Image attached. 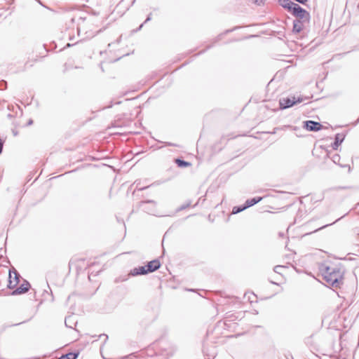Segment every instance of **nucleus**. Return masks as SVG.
Here are the masks:
<instances>
[{
  "label": "nucleus",
  "mask_w": 359,
  "mask_h": 359,
  "mask_svg": "<svg viewBox=\"0 0 359 359\" xmlns=\"http://www.w3.org/2000/svg\"><path fill=\"white\" fill-rule=\"evenodd\" d=\"M30 287H31L30 283L27 280H25L22 284H21L19 287H17L15 289H14L11 292V294L12 295H18V294H25L29 291Z\"/></svg>",
  "instance_id": "obj_5"
},
{
  "label": "nucleus",
  "mask_w": 359,
  "mask_h": 359,
  "mask_svg": "<svg viewBox=\"0 0 359 359\" xmlns=\"http://www.w3.org/2000/svg\"><path fill=\"white\" fill-rule=\"evenodd\" d=\"M323 126L319 123L316 121V132L322 129Z\"/></svg>",
  "instance_id": "obj_30"
},
{
  "label": "nucleus",
  "mask_w": 359,
  "mask_h": 359,
  "mask_svg": "<svg viewBox=\"0 0 359 359\" xmlns=\"http://www.w3.org/2000/svg\"><path fill=\"white\" fill-rule=\"evenodd\" d=\"M145 266L147 271L149 273L158 270L161 267V262L158 259H155L149 262Z\"/></svg>",
  "instance_id": "obj_6"
},
{
  "label": "nucleus",
  "mask_w": 359,
  "mask_h": 359,
  "mask_svg": "<svg viewBox=\"0 0 359 359\" xmlns=\"http://www.w3.org/2000/svg\"><path fill=\"white\" fill-rule=\"evenodd\" d=\"M311 154L314 155V148L311 150Z\"/></svg>",
  "instance_id": "obj_43"
},
{
  "label": "nucleus",
  "mask_w": 359,
  "mask_h": 359,
  "mask_svg": "<svg viewBox=\"0 0 359 359\" xmlns=\"http://www.w3.org/2000/svg\"><path fill=\"white\" fill-rule=\"evenodd\" d=\"M246 209H247V208H246L245 203L243 205L234 206L232 209V214L240 213Z\"/></svg>",
  "instance_id": "obj_19"
},
{
  "label": "nucleus",
  "mask_w": 359,
  "mask_h": 359,
  "mask_svg": "<svg viewBox=\"0 0 359 359\" xmlns=\"http://www.w3.org/2000/svg\"><path fill=\"white\" fill-rule=\"evenodd\" d=\"M129 276L130 275L128 274L127 276H120V277L116 278L115 282L116 283L124 282L128 280Z\"/></svg>",
  "instance_id": "obj_24"
},
{
  "label": "nucleus",
  "mask_w": 359,
  "mask_h": 359,
  "mask_svg": "<svg viewBox=\"0 0 359 359\" xmlns=\"http://www.w3.org/2000/svg\"><path fill=\"white\" fill-rule=\"evenodd\" d=\"M32 123H33V120H32V119H29V120L28 121V122H27V126H31V125H32Z\"/></svg>",
  "instance_id": "obj_35"
},
{
  "label": "nucleus",
  "mask_w": 359,
  "mask_h": 359,
  "mask_svg": "<svg viewBox=\"0 0 359 359\" xmlns=\"http://www.w3.org/2000/svg\"><path fill=\"white\" fill-rule=\"evenodd\" d=\"M102 336L105 337V338H106V339H107V338H108V336H107V334H104L100 335V337H102Z\"/></svg>",
  "instance_id": "obj_39"
},
{
  "label": "nucleus",
  "mask_w": 359,
  "mask_h": 359,
  "mask_svg": "<svg viewBox=\"0 0 359 359\" xmlns=\"http://www.w3.org/2000/svg\"><path fill=\"white\" fill-rule=\"evenodd\" d=\"M148 187H142V188H140L139 190H144V189H146Z\"/></svg>",
  "instance_id": "obj_38"
},
{
  "label": "nucleus",
  "mask_w": 359,
  "mask_h": 359,
  "mask_svg": "<svg viewBox=\"0 0 359 359\" xmlns=\"http://www.w3.org/2000/svg\"><path fill=\"white\" fill-rule=\"evenodd\" d=\"M18 285H15V282L13 280V275H10L8 277V287L10 289L15 288Z\"/></svg>",
  "instance_id": "obj_21"
},
{
  "label": "nucleus",
  "mask_w": 359,
  "mask_h": 359,
  "mask_svg": "<svg viewBox=\"0 0 359 359\" xmlns=\"http://www.w3.org/2000/svg\"><path fill=\"white\" fill-rule=\"evenodd\" d=\"M175 163L177 164V165L179 168H187V167L191 165V163H189V162H188L187 161H184V159L180 158H175Z\"/></svg>",
  "instance_id": "obj_14"
},
{
  "label": "nucleus",
  "mask_w": 359,
  "mask_h": 359,
  "mask_svg": "<svg viewBox=\"0 0 359 359\" xmlns=\"http://www.w3.org/2000/svg\"><path fill=\"white\" fill-rule=\"evenodd\" d=\"M78 352H69L65 355H62L58 359H76L79 356Z\"/></svg>",
  "instance_id": "obj_17"
},
{
  "label": "nucleus",
  "mask_w": 359,
  "mask_h": 359,
  "mask_svg": "<svg viewBox=\"0 0 359 359\" xmlns=\"http://www.w3.org/2000/svg\"><path fill=\"white\" fill-rule=\"evenodd\" d=\"M47 287H48V290H44L43 292L42 299L41 300V302H40L41 304L45 301H49L50 302H53L54 301V297H53L52 290L48 285Z\"/></svg>",
  "instance_id": "obj_8"
},
{
  "label": "nucleus",
  "mask_w": 359,
  "mask_h": 359,
  "mask_svg": "<svg viewBox=\"0 0 359 359\" xmlns=\"http://www.w3.org/2000/svg\"><path fill=\"white\" fill-rule=\"evenodd\" d=\"M309 275H310V276H311L312 277H313V278H314V276H313V275H312V273H309Z\"/></svg>",
  "instance_id": "obj_45"
},
{
  "label": "nucleus",
  "mask_w": 359,
  "mask_h": 359,
  "mask_svg": "<svg viewBox=\"0 0 359 359\" xmlns=\"http://www.w3.org/2000/svg\"><path fill=\"white\" fill-rule=\"evenodd\" d=\"M238 28V27H235L233 29H226L224 32L219 34L216 38L214 39L213 43H215L218 42L219 41H220L222 39L224 35H225L228 33H230V32L237 29Z\"/></svg>",
  "instance_id": "obj_18"
},
{
  "label": "nucleus",
  "mask_w": 359,
  "mask_h": 359,
  "mask_svg": "<svg viewBox=\"0 0 359 359\" xmlns=\"http://www.w3.org/2000/svg\"><path fill=\"white\" fill-rule=\"evenodd\" d=\"M303 100L300 97H295L294 96L283 97L279 100V104L280 109H285L293 107L296 104L302 102Z\"/></svg>",
  "instance_id": "obj_3"
},
{
  "label": "nucleus",
  "mask_w": 359,
  "mask_h": 359,
  "mask_svg": "<svg viewBox=\"0 0 359 359\" xmlns=\"http://www.w3.org/2000/svg\"><path fill=\"white\" fill-rule=\"evenodd\" d=\"M147 203H151L153 205V208H156V202L153 200H147V201H142L140 202V205L142 206Z\"/></svg>",
  "instance_id": "obj_22"
},
{
  "label": "nucleus",
  "mask_w": 359,
  "mask_h": 359,
  "mask_svg": "<svg viewBox=\"0 0 359 359\" xmlns=\"http://www.w3.org/2000/svg\"><path fill=\"white\" fill-rule=\"evenodd\" d=\"M7 88V82L4 80L0 81V90H5Z\"/></svg>",
  "instance_id": "obj_26"
},
{
  "label": "nucleus",
  "mask_w": 359,
  "mask_h": 359,
  "mask_svg": "<svg viewBox=\"0 0 359 359\" xmlns=\"http://www.w3.org/2000/svg\"><path fill=\"white\" fill-rule=\"evenodd\" d=\"M102 32V29H99L95 32H93V33H90V34H88V32H86V34L87 35L86 36V38L87 39H90V38H93V36H95L97 34L100 33Z\"/></svg>",
  "instance_id": "obj_25"
},
{
  "label": "nucleus",
  "mask_w": 359,
  "mask_h": 359,
  "mask_svg": "<svg viewBox=\"0 0 359 359\" xmlns=\"http://www.w3.org/2000/svg\"><path fill=\"white\" fill-rule=\"evenodd\" d=\"M270 282H271V283H272V284H273V285H278V284H277L276 282H274V281H272V280H271V281H270Z\"/></svg>",
  "instance_id": "obj_41"
},
{
  "label": "nucleus",
  "mask_w": 359,
  "mask_h": 359,
  "mask_svg": "<svg viewBox=\"0 0 359 359\" xmlns=\"http://www.w3.org/2000/svg\"><path fill=\"white\" fill-rule=\"evenodd\" d=\"M151 15H152V14L150 13L147 15V17L146 20L144 21V22H143V23H144V24H146V23H147L148 22L151 21Z\"/></svg>",
  "instance_id": "obj_31"
},
{
  "label": "nucleus",
  "mask_w": 359,
  "mask_h": 359,
  "mask_svg": "<svg viewBox=\"0 0 359 359\" xmlns=\"http://www.w3.org/2000/svg\"><path fill=\"white\" fill-rule=\"evenodd\" d=\"M278 4L283 8L286 9L288 12H290L294 2L292 1L291 0H278Z\"/></svg>",
  "instance_id": "obj_11"
},
{
  "label": "nucleus",
  "mask_w": 359,
  "mask_h": 359,
  "mask_svg": "<svg viewBox=\"0 0 359 359\" xmlns=\"http://www.w3.org/2000/svg\"><path fill=\"white\" fill-rule=\"evenodd\" d=\"M262 200V197H261V196H257V197H254L252 198H249L245 201V205L246 208H250V207L256 205L257 203L260 202Z\"/></svg>",
  "instance_id": "obj_10"
},
{
  "label": "nucleus",
  "mask_w": 359,
  "mask_h": 359,
  "mask_svg": "<svg viewBox=\"0 0 359 359\" xmlns=\"http://www.w3.org/2000/svg\"><path fill=\"white\" fill-rule=\"evenodd\" d=\"M284 266H281V265H277L274 268H273V271L275 273H279L280 274V269L283 268Z\"/></svg>",
  "instance_id": "obj_27"
},
{
  "label": "nucleus",
  "mask_w": 359,
  "mask_h": 359,
  "mask_svg": "<svg viewBox=\"0 0 359 359\" xmlns=\"http://www.w3.org/2000/svg\"><path fill=\"white\" fill-rule=\"evenodd\" d=\"M177 349L176 346L174 344H166L161 346V355L167 358L172 356Z\"/></svg>",
  "instance_id": "obj_4"
},
{
  "label": "nucleus",
  "mask_w": 359,
  "mask_h": 359,
  "mask_svg": "<svg viewBox=\"0 0 359 359\" xmlns=\"http://www.w3.org/2000/svg\"><path fill=\"white\" fill-rule=\"evenodd\" d=\"M12 274H13V280L15 282V285H18L21 276L14 267L9 270V276Z\"/></svg>",
  "instance_id": "obj_12"
},
{
  "label": "nucleus",
  "mask_w": 359,
  "mask_h": 359,
  "mask_svg": "<svg viewBox=\"0 0 359 359\" xmlns=\"http://www.w3.org/2000/svg\"><path fill=\"white\" fill-rule=\"evenodd\" d=\"M71 46H72V45H71L70 43H67V44L66 45V47H70Z\"/></svg>",
  "instance_id": "obj_42"
},
{
  "label": "nucleus",
  "mask_w": 359,
  "mask_h": 359,
  "mask_svg": "<svg viewBox=\"0 0 359 359\" xmlns=\"http://www.w3.org/2000/svg\"><path fill=\"white\" fill-rule=\"evenodd\" d=\"M290 13L298 20H302L303 21H309L310 20V13L298 4H294Z\"/></svg>",
  "instance_id": "obj_2"
},
{
  "label": "nucleus",
  "mask_w": 359,
  "mask_h": 359,
  "mask_svg": "<svg viewBox=\"0 0 359 359\" xmlns=\"http://www.w3.org/2000/svg\"><path fill=\"white\" fill-rule=\"evenodd\" d=\"M27 321V320H25V321H22L21 323H15V324L8 325H4V330H5L6 327H12V326H17V325H21L22 323H26Z\"/></svg>",
  "instance_id": "obj_28"
},
{
  "label": "nucleus",
  "mask_w": 359,
  "mask_h": 359,
  "mask_svg": "<svg viewBox=\"0 0 359 359\" xmlns=\"http://www.w3.org/2000/svg\"><path fill=\"white\" fill-rule=\"evenodd\" d=\"M191 205V201L187 202L184 204H182L177 208V211H182L189 208Z\"/></svg>",
  "instance_id": "obj_23"
},
{
  "label": "nucleus",
  "mask_w": 359,
  "mask_h": 359,
  "mask_svg": "<svg viewBox=\"0 0 359 359\" xmlns=\"http://www.w3.org/2000/svg\"><path fill=\"white\" fill-rule=\"evenodd\" d=\"M319 272L325 282L334 287H340L344 284V270L340 265L325 262L318 266Z\"/></svg>",
  "instance_id": "obj_1"
},
{
  "label": "nucleus",
  "mask_w": 359,
  "mask_h": 359,
  "mask_svg": "<svg viewBox=\"0 0 359 359\" xmlns=\"http://www.w3.org/2000/svg\"><path fill=\"white\" fill-rule=\"evenodd\" d=\"M250 1L257 5H260L262 1V0H250Z\"/></svg>",
  "instance_id": "obj_33"
},
{
  "label": "nucleus",
  "mask_w": 359,
  "mask_h": 359,
  "mask_svg": "<svg viewBox=\"0 0 359 359\" xmlns=\"http://www.w3.org/2000/svg\"><path fill=\"white\" fill-rule=\"evenodd\" d=\"M100 68H101V70H102V72H104V69H103V67H102V63L100 64Z\"/></svg>",
  "instance_id": "obj_37"
},
{
  "label": "nucleus",
  "mask_w": 359,
  "mask_h": 359,
  "mask_svg": "<svg viewBox=\"0 0 359 359\" xmlns=\"http://www.w3.org/2000/svg\"><path fill=\"white\" fill-rule=\"evenodd\" d=\"M279 236H283V233H279Z\"/></svg>",
  "instance_id": "obj_44"
},
{
  "label": "nucleus",
  "mask_w": 359,
  "mask_h": 359,
  "mask_svg": "<svg viewBox=\"0 0 359 359\" xmlns=\"http://www.w3.org/2000/svg\"><path fill=\"white\" fill-rule=\"evenodd\" d=\"M212 46H213V45H210V46H208L207 47L206 50H207V49L210 48H211V47H212Z\"/></svg>",
  "instance_id": "obj_40"
},
{
  "label": "nucleus",
  "mask_w": 359,
  "mask_h": 359,
  "mask_svg": "<svg viewBox=\"0 0 359 359\" xmlns=\"http://www.w3.org/2000/svg\"><path fill=\"white\" fill-rule=\"evenodd\" d=\"M318 283L319 284H322L321 281H320V280H318Z\"/></svg>",
  "instance_id": "obj_46"
},
{
  "label": "nucleus",
  "mask_w": 359,
  "mask_h": 359,
  "mask_svg": "<svg viewBox=\"0 0 359 359\" xmlns=\"http://www.w3.org/2000/svg\"><path fill=\"white\" fill-rule=\"evenodd\" d=\"M144 23H142V24L139 26V27H137L136 29L133 30V32H138V31L141 30V29L142 28V27L144 26Z\"/></svg>",
  "instance_id": "obj_34"
},
{
  "label": "nucleus",
  "mask_w": 359,
  "mask_h": 359,
  "mask_svg": "<svg viewBox=\"0 0 359 359\" xmlns=\"http://www.w3.org/2000/svg\"><path fill=\"white\" fill-rule=\"evenodd\" d=\"M167 145H168V146H175V147L176 146L175 144H172V143H170V142L167 143Z\"/></svg>",
  "instance_id": "obj_36"
},
{
  "label": "nucleus",
  "mask_w": 359,
  "mask_h": 359,
  "mask_svg": "<svg viewBox=\"0 0 359 359\" xmlns=\"http://www.w3.org/2000/svg\"><path fill=\"white\" fill-rule=\"evenodd\" d=\"M65 323L66 327L69 328H73L74 326L76 325V321L74 320V317L72 316H69L65 318Z\"/></svg>",
  "instance_id": "obj_16"
},
{
  "label": "nucleus",
  "mask_w": 359,
  "mask_h": 359,
  "mask_svg": "<svg viewBox=\"0 0 359 359\" xmlns=\"http://www.w3.org/2000/svg\"><path fill=\"white\" fill-rule=\"evenodd\" d=\"M337 220H338V219H337L335 222H332V223H331V224H325V225H324V226H321V227H319L318 229H316V230H315V232H317L318 230H320V229H323V228H325V227H326V226H330V225H332V224H334Z\"/></svg>",
  "instance_id": "obj_32"
},
{
  "label": "nucleus",
  "mask_w": 359,
  "mask_h": 359,
  "mask_svg": "<svg viewBox=\"0 0 359 359\" xmlns=\"http://www.w3.org/2000/svg\"><path fill=\"white\" fill-rule=\"evenodd\" d=\"M306 21L296 19L293 21L292 32L294 33H299L303 29V23Z\"/></svg>",
  "instance_id": "obj_9"
},
{
  "label": "nucleus",
  "mask_w": 359,
  "mask_h": 359,
  "mask_svg": "<svg viewBox=\"0 0 359 359\" xmlns=\"http://www.w3.org/2000/svg\"><path fill=\"white\" fill-rule=\"evenodd\" d=\"M303 128L308 131H314V121L309 120L303 122Z\"/></svg>",
  "instance_id": "obj_15"
},
{
  "label": "nucleus",
  "mask_w": 359,
  "mask_h": 359,
  "mask_svg": "<svg viewBox=\"0 0 359 359\" xmlns=\"http://www.w3.org/2000/svg\"><path fill=\"white\" fill-rule=\"evenodd\" d=\"M148 274L147 271L146 266H141L138 267H135L133 269L130 270L129 275L131 276H137L140 275H146Z\"/></svg>",
  "instance_id": "obj_7"
},
{
  "label": "nucleus",
  "mask_w": 359,
  "mask_h": 359,
  "mask_svg": "<svg viewBox=\"0 0 359 359\" xmlns=\"http://www.w3.org/2000/svg\"><path fill=\"white\" fill-rule=\"evenodd\" d=\"M143 209H144V210L145 212H147V213H149V214H153V212H154V209H155V208H150V207H148V208H146V207H145V208H143Z\"/></svg>",
  "instance_id": "obj_29"
},
{
  "label": "nucleus",
  "mask_w": 359,
  "mask_h": 359,
  "mask_svg": "<svg viewBox=\"0 0 359 359\" xmlns=\"http://www.w3.org/2000/svg\"><path fill=\"white\" fill-rule=\"evenodd\" d=\"M344 136L341 134H337L335 135V140L334 142L332 144V149L334 150H337L338 147L344 141Z\"/></svg>",
  "instance_id": "obj_13"
},
{
  "label": "nucleus",
  "mask_w": 359,
  "mask_h": 359,
  "mask_svg": "<svg viewBox=\"0 0 359 359\" xmlns=\"http://www.w3.org/2000/svg\"><path fill=\"white\" fill-rule=\"evenodd\" d=\"M305 344L310 348L311 351L313 353V336L312 335H311V336L308 337L307 338H306Z\"/></svg>",
  "instance_id": "obj_20"
}]
</instances>
